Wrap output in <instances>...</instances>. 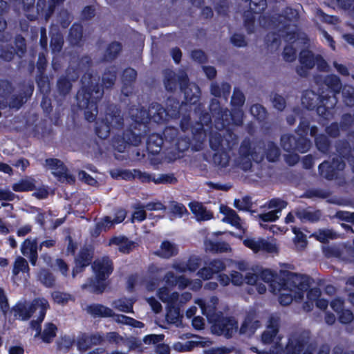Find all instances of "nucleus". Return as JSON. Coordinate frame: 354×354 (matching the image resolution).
Masks as SVG:
<instances>
[{"label": "nucleus", "mask_w": 354, "mask_h": 354, "mask_svg": "<svg viewBox=\"0 0 354 354\" xmlns=\"http://www.w3.org/2000/svg\"><path fill=\"white\" fill-rule=\"evenodd\" d=\"M338 320L343 324H347L354 320V315L349 309H344L338 314Z\"/></svg>", "instance_id": "69168bd1"}, {"label": "nucleus", "mask_w": 354, "mask_h": 354, "mask_svg": "<svg viewBox=\"0 0 354 354\" xmlns=\"http://www.w3.org/2000/svg\"><path fill=\"white\" fill-rule=\"evenodd\" d=\"M87 312L93 317H113L115 313L107 306L100 304H91L86 308Z\"/></svg>", "instance_id": "393cba45"}, {"label": "nucleus", "mask_w": 354, "mask_h": 354, "mask_svg": "<svg viewBox=\"0 0 354 354\" xmlns=\"http://www.w3.org/2000/svg\"><path fill=\"white\" fill-rule=\"evenodd\" d=\"M239 165L244 171L251 169L252 162H261L263 160V156L257 152L255 147L252 145L251 140L248 138H244L241 142L239 149Z\"/></svg>", "instance_id": "f8f14e48"}, {"label": "nucleus", "mask_w": 354, "mask_h": 354, "mask_svg": "<svg viewBox=\"0 0 354 354\" xmlns=\"http://www.w3.org/2000/svg\"><path fill=\"white\" fill-rule=\"evenodd\" d=\"M310 279L307 275L289 272L283 285L291 292H295L296 299H303L306 292L307 299L314 302L319 299L321 291L318 288H310Z\"/></svg>", "instance_id": "423d86ee"}, {"label": "nucleus", "mask_w": 354, "mask_h": 354, "mask_svg": "<svg viewBox=\"0 0 354 354\" xmlns=\"http://www.w3.org/2000/svg\"><path fill=\"white\" fill-rule=\"evenodd\" d=\"M209 323L212 324L211 330L213 334L223 335L226 338H231L234 330L237 329V322L233 317H225L222 312L214 313L207 316Z\"/></svg>", "instance_id": "9d476101"}, {"label": "nucleus", "mask_w": 354, "mask_h": 354, "mask_svg": "<svg viewBox=\"0 0 354 354\" xmlns=\"http://www.w3.org/2000/svg\"><path fill=\"white\" fill-rule=\"evenodd\" d=\"M56 87L59 95L64 97L69 94L72 88V82L66 76L62 75L57 81Z\"/></svg>", "instance_id": "c9c22d12"}, {"label": "nucleus", "mask_w": 354, "mask_h": 354, "mask_svg": "<svg viewBox=\"0 0 354 354\" xmlns=\"http://www.w3.org/2000/svg\"><path fill=\"white\" fill-rule=\"evenodd\" d=\"M161 257L169 259L178 254V249L169 241H163L160 245V251L157 252Z\"/></svg>", "instance_id": "4c0bfd02"}, {"label": "nucleus", "mask_w": 354, "mask_h": 354, "mask_svg": "<svg viewBox=\"0 0 354 354\" xmlns=\"http://www.w3.org/2000/svg\"><path fill=\"white\" fill-rule=\"evenodd\" d=\"M284 60L287 62H292L296 59V50L292 45H286L282 53Z\"/></svg>", "instance_id": "0e129e2a"}, {"label": "nucleus", "mask_w": 354, "mask_h": 354, "mask_svg": "<svg viewBox=\"0 0 354 354\" xmlns=\"http://www.w3.org/2000/svg\"><path fill=\"white\" fill-rule=\"evenodd\" d=\"M286 279L283 280V283L281 284V289L284 290H289L290 293H281L279 296V302L281 306H288L292 303L293 301V298L295 297V292H291L289 289L286 288V286L283 285Z\"/></svg>", "instance_id": "603ef678"}, {"label": "nucleus", "mask_w": 354, "mask_h": 354, "mask_svg": "<svg viewBox=\"0 0 354 354\" xmlns=\"http://www.w3.org/2000/svg\"><path fill=\"white\" fill-rule=\"evenodd\" d=\"M296 216L301 221H308L310 223H315L319 221L321 213L319 210L311 212L302 209L296 212Z\"/></svg>", "instance_id": "58836bf2"}, {"label": "nucleus", "mask_w": 354, "mask_h": 354, "mask_svg": "<svg viewBox=\"0 0 354 354\" xmlns=\"http://www.w3.org/2000/svg\"><path fill=\"white\" fill-rule=\"evenodd\" d=\"M259 326V321H253L252 317L247 316L240 327V333L245 334L248 332L254 333Z\"/></svg>", "instance_id": "37998d69"}, {"label": "nucleus", "mask_w": 354, "mask_h": 354, "mask_svg": "<svg viewBox=\"0 0 354 354\" xmlns=\"http://www.w3.org/2000/svg\"><path fill=\"white\" fill-rule=\"evenodd\" d=\"M209 111L213 118L215 128L221 131L231 124L230 111L223 109L218 100L212 99L209 104Z\"/></svg>", "instance_id": "4468645a"}, {"label": "nucleus", "mask_w": 354, "mask_h": 354, "mask_svg": "<svg viewBox=\"0 0 354 354\" xmlns=\"http://www.w3.org/2000/svg\"><path fill=\"white\" fill-rule=\"evenodd\" d=\"M93 250L88 247L82 248L75 258V266L72 270V277L75 278L80 273L83 272L86 268L93 263Z\"/></svg>", "instance_id": "a211bd4d"}, {"label": "nucleus", "mask_w": 354, "mask_h": 354, "mask_svg": "<svg viewBox=\"0 0 354 354\" xmlns=\"http://www.w3.org/2000/svg\"><path fill=\"white\" fill-rule=\"evenodd\" d=\"M64 39L61 35H53L50 38V47L53 53H59L63 47Z\"/></svg>", "instance_id": "13d9d810"}, {"label": "nucleus", "mask_w": 354, "mask_h": 354, "mask_svg": "<svg viewBox=\"0 0 354 354\" xmlns=\"http://www.w3.org/2000/svg\"><path fill=\"white\" fill-rule=\"evenodd\" d=\"M49 308L48 302L44 298L34 299L28 306L26 302L18 301L11 308L14 317L22 321H27L30 319L35 311L39 308V315L37 320H32L31 324L38 326L44 321L47 309Z\"/></svg>", "instance_id": "0eeeda50"}, {"label": "nucleus", "mask_w": 354, "mask_h": 354, "mask_svg": "<svg viewBox=\"0 0 354 354\" xmlns=\"http://www.w3.org/2000/svg\"><path fill=\"white\" fill-rule=\"evenodd\" d=\"M122 46L119 41H112L106 47L104 55L106 61H113L117 58L121 52Z\"/></svg>", "instance_id": "473e14b6"}, {"label": "nucleus", "mask_w": 354, "mask_h": 354, "mask_svg": "<svg viewBox=\"0 0 354 354\" xmlns=\"http://www.w3.org/2000/svg\"><path fill=\"white\" fill-rule=\"evenodd\" d=\"M15 57V49L10 44H0V59L10 62Z\"/></svg>", "instance_id": "49530a36"}, {"label": "nucleus", "mask_w": 354, "mask_h": 354, "mask_svg": "<svg viewBox=\"0 0 354 354\" xmlns=\"http://www.w3.org/2000/svg\"><path fill=\"white\" fill-rule=\"evenodd\" d=\"M30 268L27 261L22 257H17L14 263L12 274L17 276L20 272H28Z\"/></svg>", "instance_id": "de8ad7c7"}, {"label": "nucleus", "mask_w": 354, "mask_h": 354, "mask_svg": "<svg viewBox=\"0 0 354 354\" xmlns=\"http://www.w3.org/2000/svg\"><path fill=\"white\" fill-rule=\"evenodd\" d=\"M255 14L250 9L243 14V25L248 33H252L254 30Z\"/></svg>", "instance_id": "09e8293b"}, {"label": "nucleus", "mask_w": 354, "mask_h": 354, "mask_svg": "<svg viewBox=\"0 0 354 354\" xmlns=\"http://www.w3.org/2000/svg\"><path fill=\"white\" fill-rule=\"evenodd\" d=\"M315 143L318 151L327 154L331 148V142L327 136L321 133L315 138Z\"/></svg>", "instance_id": "e433bc0d"}, {"label": "nucleus", "mask_w": 354, "mask_h": 354, "mask_svg": "<svg viewBox=\"0 0 354 354\" xmlns=\"http://www.w3.org/2000/svg\"><path fill=\"white\" fill-rule=\"evenodd\" d=\"M83 26L79 23H74L69 30L68 39L73 46H80L82 41Z\"/></svg>", "instance_id": "bb28decb"}, {"label": "nucleus", "mask_w": 354, "mask_h": 354, "mask_svg": "<svg viewBox=\"0 0 354 354\" xmlns=\"http://www.w3.org/2000/svg\"><path fill=\"white\" fill-rule=\"evenodd\" d=\"M163 140L166 145L165 148L173 147V145L178 139V129L174 127H166L162 131Z\"/></svg>", "instance_id": "2f4dec72"}, {"label": "nucleus", "mask_w": 354, "mask_h": 354, "mask_svg": "<svg viewBox=\"0 0 354 354\" xmlns=\"http://www.w3.org/2000/svg\"><path fill=\"white\" fill-rule=\"evenodd\" d=\"M299 61L301 66L296 68V72L301 77L307 75V70L313 68L316 61H322L326 64L321 55H317L315 57L313 53L307 49L301 50L299 55Z\"/></svg>", "instance_id": "f3484780"}, {"label": "nucleus", "mask_w": 354, "mask_h": 354, "mask_svg": "<svg viewBox=\"0 0 354 354\" xmlns=\"http://www.w3.org/2000/svg\"><path fill=\"white\" fill-rule=\"evenodd\" d=\"M115 308L119 310L120 311L129 313H133V303L132 302H127L125 299H120L117 301H114Z\"/></svg>", "instance_id": "774afa93"}, {"label": "nucleus", "mask_w": 354, "mask_h": 354, "mask_svg": "<svg viewBox=\"0 0 354 354\" xmlns=\"http://www.w3.org/2000/svg\"><path fill=\"white\" fill-rule=\"evenodd\" d=\"M185 106V102L180 103L179 100L174 97H168L166 100V107H162L160 104H156V111L153 114V118L156 122H162L165 120V117L169 116L171 118H178L180 115V110L183 105ZM186 107L187 106H185Z\"/></svg>", "instance_id": "ddd939ff"}, {"label": "nucleus", "mask_w": 354, "mask_h": 354, "mask_svg": "<svg viewBox=\"0 0 354 354\" xmlns=\"http://www.w3.org/2000/svg\"><path fill=\"white\" fill-rule=\"evenodd\" d=\"M249 9L254 13H262L267 8L266 0H248Z\"/></svg>", "instance_id": "6e6d98bb"}, {"label": "nucleus", "mask_w": 354, "mask_h": 354, "mask_svg": "<svg viewBox=\"0 0 354 354\" xmlns=\"http://www.w3.org/2000/svg\"><path fill=\"white\" fill-rule=\"evenodd\" d=\"M313 236L322 243H327L329 239L335 238L333 232L330 230H319L317 232L313 234Z\"/></svg>", "instance_id": "5fc2aeb1"}, {"label": "nucleus", "mask_w": 354, "mask_h": 354, "mask_svg": "<svg viewBox=\"0 0 354 354\" xmlns=\"http://www.w3.org/2000/svg\"><path fill=\"white\" fill-rule=\"evenodd\" d=\"M279 332V325L277 321L273 318L269 320L268 329L261 334V340L263 343L270 344L272 343Z\"/></svg>", "instance_id": "a878e982"}, {"label": "nucleus", "mask_w": 354, "mask_h": 354, "mask_svg": "<svg viewBox=\"0 0 354 354\" xmlns=\"http://www.w3.org/2000/svg\"><path fill=\"white\" fill-rule=\"evenodd\" d=\"M308 338L301 335H293L288 338L284 348L285 354H301L307 344Z\"/></svg>", "instance_id": "aec40b11"}, {"label": "nucleus", "mask_w": 354, "mask_h": 354, "mask_svg": "<svg viewBox=\"0 0 354 354\" xmlns=\"http://www.w3.org/2000/svg\"><path fill=\"white\" fill-rule=\"evenodd\" d=\"M201 263V259L195 255H192L189 257L185 263L187 271L194 272L196 271Z\"/></svg>", "instance_id": "e2e57ef3"}, {"label": "nucleus", "mask_w": 354, "mask_h": 354, "mask_svg": "<svg viewBox=\"0 0 354 354\" xmlns=\"http://www.w3.org/2000/svg\"><path fill=\"white\" fill-rule=\"evenodd\" d=\"M198 342L195 341H187L184 344L178 342L174 345V348L179 352L191 351L195 347L198 346Z\"/></svg>", "instance_id": "338daca9"}, {"label": "nucleus", "mask_w": 354, "mask_h": 354, "mask_svg": "<svg viewBox=\"0 0 354 354\" xmlns=\"http://www.w3.org/2000/svg\"><path fill=\"white\" fill-rule=\"evenodd\" d=\"M151 180L155 184H175L177 182L173 174H160L158 178L153 177Z\"/></svg>", "instance_id": "bf43d9fd"}, {"label": "nucleus", "mask_w": 354, "mask_h": 354, "mask_svg": "<svg viewBox=\"0 0 354 354\" xmlns=\"http://www.w3.org/2000/svg\"><path fill=\"white\" fill-rule=\"evenodd\" d=\"M324 84L328 87L332 94V97L330 96V102H334L335 100L336 104L337 98L335 95L339 93L342 86L340 78L335 74H330L324 77Z\"/></svg>", "instance_id": "b1692460"}, {"label": "nucleus", "mask_w": 354, "mask_h": 354, "mask_svg": "<svg viewBox=\"0 0 354 354\" xmlns=\"http://www.w3.org/2000/svg\"><path fill=\"white\" fill-rule=\"evenodd\" d=\"M209 141V146L214 151L232 149L235 144L233 140L226 139L218 132L211 133Z\"/></svg>", "instance_id": "412c9836"}, {"label": "nucleus", "mask_w": 354, "mask_h": 354, "mask_svg": "<svg viewBox=\"0 0 354 354\" xmlns=\"http://www.w3.org/2000/svg\"><path fill=\"white\" fill-rule=\"evenodd\" d=\"M301 104L308 110H315L317 115L326 122L333 117L335 100L330 102V95H318L314 91L307 90L302 93Z\"/></svg>", "instance_id": "39448f33"}, {"label": "nucleus", "mask_w": 354, "mask_h": 354, "mask_svg": "<svg viewBox=\"0 0 354 354\" xmlns=\"http://www.w3.org/2000/svg\"><path fill=\"white\" fill-rule=\"evenodd\" d=\"M245 97L243 92L234 89L231 97V105L232 108L242 109L245 103Z\"/></svg>", "instance_id": "864d4df0"}, {"label": "nucleus", "mask_w": 354, "mask_h": 354, "mask_svg": "<svg viewBox=\"0 0 354 354\" xmlns=\"http://www.w3.org/2000/svg\"><path fill=\"white\" fill-rule=\"evenodd\" d=\"M189 132L190 133V136L179 137L173 145V147L178 152L183 153L189 149L192 145V140H194V138L192 136V133ZM194 140H196L194 139Z\"/></svg>", "instance_id": "ea45409f"}, {"label": "nucleus", "mask_w": 354, "mask_h": 354, "mask_svg": "<svg viewBox=\"0 0 354 354\" xmlns=\"http://www.w3.org/2000/svg\"><path fill=\"white\" fill-rule=\"evenodd\" d=\"M234 206L239 210L251 212V208L252 207L251 197L245 196L241 200L235 199L234 201Z\"/></svg>", "instance_id": "3c124183"}, {"label": "nucleus", "mask_w": 354, "mask_h": 354, "mask_svg": "<svg viewBox=\"0 0 354 354\" xmlns=\"http://www.w3.org/2000/svg\"><path fill=\"white\" fill-rule=\"evenodd\" d=\"M94 278H89L88 283L82 286L83 288H91L93 292L102 294L106 288V281L113 272V263L109 257L95 259L91 264Z\"/></svg>", "instance_id": "20e7f679"}, {"label": "nucleus", "mask_w": 354, "mask_h": 354, "mask_svg": "<svg viewBox=\"0 0 354 354\" xmlns=\"http://www.w3.org/2000/svg\"><path fill=\"white\" fill-rule=\"evenodd\" d=\"M232 149H223L219 151H215L216 152L213 155L212 160L215 165L220 167L221 168L226 167L230 161V156L228 151Z\"/></svg>", "instance_id": "f704fd0d"}, {"label": "nucleus", "mask_w": 354, "mask_h": 354, "mask_svg": "<svg viewBox=\"0 0 354 354\" xmlns=\"http://www.w3.org/2000/svg\"><path fill=\"white\" fill-rule=\"evenodd\" d=\"M208 246L209 250L216 253L227 252L231 250L230 245L225 241H209Z\"/></svg>", "instance_id": "8fccbe9b"}, {"label": "nucleus", "mask_w": 354, "mask_h": 354, "mask_svg": "<svg viewBox=\"0 0 354 354\" xmlns=\"http://www.w3.org/2000/svg\"><path fill=\"white\" fill-rule=\"evenodd\" d=\"M39 91L44 95L50 91V82L48 76L45 73H38L35 77Z\"/></svg>", "instance_id": "a18cd8bd"}, {"label": "nucleus", "mask_w": 354, "mask_h": 354, "mask_svg": "<svg viewBox=\"0 0 354 354\" xmlns=\"http://www.w3.org/2000/svg\"><path fill=\"white\" fill-rule=\"evenodd\" d=\"M123 125L124 119L120 115V110L111 104L106 106L104 118L95 122V132L99 138L106 139L111 130L120 129Z\"/></svg>", "instance_id": "1a4fd4ad"}, {"label": "nucleus", "mask_w": 354, "mask_h": 354, "mask_svg": "<svg viewBox=\"0 0 354 354\" xmlns=\"http://www.w3.org/2000/svg\"><path fill=\"white\" fill-rule=\"evenodd\" d=\"M199 101L200 99L195 104H185V106L189 107V111L193 110L196 114H198L199 121L193 123L190 115L187 114L183 115L180 122L181 131L184 133L190 131L192 138L197 142L202 141L205 137L204 125L208 126L212 124L213 120L211 113L207 112L204 105Z\"/></svg>", "instance_id": "7ed1b4c3"}, {"label": "nucleus", "mask_w": 354, "mask_h": 354, "mask_svg": "<svg viewBox=\"0 0 354 354\" xmlns=\"http://www.w3.org/2000/svg\"><path fill=\"white\" fill-rule=\"evenodd\" d=\"M354 122V114L352 115L351 113H344L341 117L340 127L343 131L348 130Z\"/></svg>", "instance_id": "680f3d73"}, {"label": "nucleus", "mask_w": 354, "mask_h": 354, "mask_svg": "<svg viewBox=\"0 0 354 354\" xmlns=\"http://www.w3.org/2000/svg\"><path fill=\"white\" fill-rule=\"evenodd\" d=\"M35 86L32 81L23 82L20 84L17 93L10 95L8 106L10 109L19 110L33 94Z\"/></svg>", "instance_id": "dca6fc26"}, {"label": "nucleus", "mask_w": 354, "mask_h": 354, "mask_svg": "<svg viewBox=\"0 0 354 354\" xmlns=\"http://www.w3.org/2000/svg\"><path fill=\"white\" fill-rule=\"evenodd\" d=\"M346 167L344 160L337 157L333 158L330 161L324 160L318 167L319 175L328 180L337 179L339 172Z\"/></svg>", "instance_id": "2eb2a0df"}, {"label": "nucleus", "mask_w": 354, "mask_h": 354, "mask_svg": "<svg viewBox=\"0 0 354 354\" xmlns=\"http://www.w3.org/2000/svg\"><path fill=\"white\" fill-rule=\"evenodd\" d=\"M280 140L282 149L290 153H306L312 145L310 140L307 136L302 135L283 134Z\"/></svg>", "instance_id": "9b49d317"}, {"label": "nucleus", "mask_w": 354, "mask_h": 354, "mask_svg": "<svg viewBox=\"0 0 354 354\" xmlns=\"http://www.w3.org/2000/svg\"><path fill=\"white\" fill-rule=\"evenodd\" d=\"M93 61L89 55H83L77 60V65H70L66 69L67 78L72 82L77 81L80 75L82 87L76 95L78 107L84 111V117L88 122L95 120L98 113L97 103L102 97V91L98 82H95L93 74L89 72Z\"/></svg>", "instance_id": "f257e3e1"}, {"label": "nucleus", "mask_w": 354, "mask_h": 354, "mask_svg": "<svg viewBox=\"0 0 354 354\" xmlns=\"http://www.w3.org/2000/svg\"><path fill=\"white\" fill-rule=\"evenodd\" d=\"M243 113L241 109L232 108L230 111L231 124H235L240 126L243 124Z\"/></svg>", "instance_id": "052dcab7"}, {"label": "nucleus", "mask_w": 354, "mask_h": 354, "mask_svg": "<svg viewBox=\"0 0 354 354\" xmlns=\"http://www.w3.org/2000/svg\"><path fill=\"white\" fill-rule=\"evenodd\" d=\"M15 44V55H17L21 58L26 53V41L25 38L20 34L15 36L14 40Z\"/></svg>", "instance_id": "c03bdc74"}, {"label": "nucleus", "mask_w": 354, "mask_h": 354, "mask_svg": "<svg viewBox=\"0 0 354 354\" xmlns=\"http://www.w3.org/2000/svg\"><path fill=\"white\" fill-rule=\"evenodd\" d=\"M46 165L53 170L52 174L59 181L66 180L67 181H74V177L68 173V169L62 161L57 158H46Z\"/></svg>", "instance_id": "6ab92c4d"}, {"label": "nucleus", "mask_w": 354, "mask_h": 354, "mask_svg": "<svg viewBox=\"0 0 354 354\" xmlns=\"http://www.w3.org/2000/svg\"><path fill=\"white\" fill-rule=\"evenodd\" d=\"M179 300V294L177 292H173L169 295L168 301H167L168 310L167 313V317L174 319L179 314V307L178 306Z\"/></svg>", "instance_id": "cd10ccee"}, {"label": "nucleus", "mask_w": 354, "mask_h": 354, "mask_svg": "<svg viewBox=\"0 0 354 354\" xmlns=\"http://www.w3.org/2000/svg\"><path fill=\"white\" fill-rule=\"evenodd\" d=\"M89 336L87 333H82L77 339V347L79 351L83 352L90 349L92 346L89 341Z\"/></svg>", "instance_id": "4d7b16f0"}, {"label": "nucleus", "mask_w": 354, "mask_h": 354, "mask_svg": "<svg viewBox=\"0 0 354 354\" xmlns=\"http://www.w3.org/2000/svg\"><path fill=\"white\" fill-rule=\"evenodd\" d=\"M117 77V71L115 66H111L106 68L102 77V84L100 85V87H103L105 88H111L116 80ZM102 93H104L103 89L100 88Z\"/></svg>", "instance_id": "c85d7f7f"}, {"label": "nucleus", "mask_w": 354, "mask_h": 354, "mask_svg": "<svg viewBox=\"0 0 354 354\" xmlns=\"http://www.w3.org/2000/svg\"><path fill=\"white\" fill-rule=\"evenodd\" d=\"M12 189L16 192H31L36 189L35 180L32 178L21 179L12 185Z\"/></svg>", "instance_id": "c756f323"}, {"label": "nucleus", "mask_w": 354, "mask_h": 354, "mask_svg": "<svg viewBox=\"0 0 354 354\" xmlns=\"http://www.w3.org/2000/svg\"><path fill=\"white\" fill-rule=\"evenodd\" d=\"M37 278L46 288H53L55 285L56 278L48 269L41 268L37 274Z\"/></svg>", "instance_id": "7c9ffc66"}, {"label": "nucleus", "mask_w": 354, "mask_h": 354, "mask_svg": "<svg viewBox=\"0 0 354 354\" xmlns=\"http://www.w3.org/2000/svg\"><path fill=\"white\" fill-rule=\"evenodd\" d=\"M15 87L11 81L6 79H0V97L8 100L13 93Z\"/></svg>", "instance_id": "79ce46f5"}, {"label": "nucleus", "mask_w": 354, "mask_h": 354, "mask_svg": "<svg viewBox=\"0 0 354 354\" xmlns=\"http://www.w3.org/2000/svg\"><path fill=\"white\" fill-rule=\"evenodd\" d=\"M166 145L161 134L153 133L150 134L147 140V150L152 155L158 154Z\"/></svg>", "instance_id": "4be33fe9"}, {"label": "nucleus", "mask_w": 354, "mask_h": 354, "mask_svg": "<svg viewBox=\"0 0 354 354\" xmlns=\"http://www.w3.org/2000/svg\"><path fill=\"white\" fill-rule=\"evenodd\" d=\"M163 83L165 90L169 93H175L179 88L180 93L184 94L186 104H195L200 98L199 86L190 82L188 75L184 70L179 71L178 74L172 70H165Z\"/></svg>", "instance_id": "f03ea898"}, {"label": "nucleus", "mask_w": 354, "mask_h": 354, "mask_svg": "<svg viewBox=\"0 0 354 354\" xmlns=\"http://www.w3.org/2000/svg\"><path fill=\"white\" fill-rule=\"evenodd\" d=\"M57 328L53 323H48L44 328L41 338L44 343H51L56 337Z\"/></svg>", "instance_id": "a19ab883"}, {"label": "nucleus", "mask_w": 354, "mask_h": 354, "mask_svg": "<svg viewBox=\"0 0 354 354\" xmlns=\"http://www.w3.org/2000/svg\"><path fill=\"white\" fill-rule=\"evenodd\" d=\"M137 77V71L133 68H127L124 70L122 76V92L126 95L129 96V93L132 92L133 84L135 82Z\"/></svg>", "instance_id": "5701e85b"}, {"label": "nucleus", "mask_w": 354, "mask_h": 354, "mask_svg": "<svg viewBox=\"0 0 354 354\" xmlns=\"http://www.w3.org/2000/svg\"><path fill=\"white\" fill-rule=\"evenodd\" d=\"M265 156L266 160L270 162H275L279 160L281 156V150L274 142L269 141L268 142Z\"/></svg>", "instance_id": "72a5a7b5"}, {"label": "nucleus", "mask_w": 354, "mask_h": 354, "mask_svg": "<svg viewBox=\"0 0 354 354\" xmlns=\"http://www.w3.org/2000/svg\"><path fill=\"white\" fill-rule=\"evenodd\" d=\"M142 127L145 129L147 127L142 121H136L134 125L125 129L122 135H115L111 140L113 148L118 152L122 153L129 145H139L142 138L146 136L145 129L140 131Z\"/></svg>", "instance_id": "6e6552de"}]
</instances>
